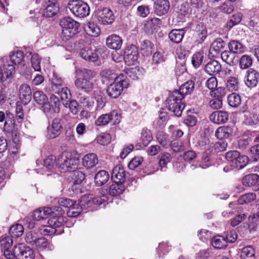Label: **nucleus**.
Wrapping results in <instances>:
<instances>
[{
  "label": "nucleus",
  "instance_id": "1",
  "mask_svg": "<svg viewBox=\"0 0 259 259\" xmlns=\"http://www.w3.org/2000/svg\"><path fill=\"white\" fill-rule=\"evenodd\" d=\"M81 72V77H78L75 80V85L78 91L87 94L90 93L95 87L93 78L96 73L94 71L87 69H82Z\"/></svg>",
  "mask_w": 259,
  "mask_h": 259
},
{
  "label": "nucleus",
  "instance_id": "2",
  "mask_svg": "<svg viewBox=\"0 0 259 259\" xmlns=\"http://www.w3.org/2000/svg\"><path fill=\"white\" fill-rule=\"evenodd\" d=\"M78 161V157L73 156L71 152L65 151L58 158L59 169L62 172L71 171L77 168Z\"/></svg>",
  "mask_w": 259,
  "mask_h": 259
},
{
  "label": "nucleus",
  "instance_id": "3",
  "mask_svg": "<svg viewBox=\"0 0 259 259\" xmlns=\"http://www.w3.org/2000/svg\"><path fill=\"white\" fill-rule=\"evenodd\" d=\"M182 99L183 96L179 93L178 90H175L166 100L168 110L177 117L181 116L185 108V105L182 103Z\"/></svg>",
  "mask_w": 259,
  "mask_h": 259
},
{
  "label": "nucleus",
  "instance_id": "4",
  "mask_svg": "<svg viewBox=\"0 0 259 259\" xmlns=\"http://www.w3.org/2000/svg\"><path fill=\"white\" fill-rule=\"evenodd\" d=\"M62 36L63 39H68L79 32V24L70 17H64L60 21Z\"/></svg>",
  "mask_w": 259,
  "mask_h": 259
},
{
  "label": "nucleus",
  "instance_id": "5",
  "mask_svg": "<svg viewBox=\"0 0 259 259\" xmlns=\"http://www.w3.org/2000/svg\"><path fill=\"white\" fill-rule=\"evenodd\" d=\"M124 75L120 73L117 80L111 83L107 88L106 92L109 97L116 99L121 94L124 88H127L128 83Z\"/></svg>",
  "mask_w": 259,
  "mask_h": 259
},
{
  "label": "nucleus",
  "instance_id": "6",
  "mask_svg": "<svg viewBox=\"0 0 259 259\" xmlns=\"http://www.w3.org/2000/svg\"><path fill=\"white\" fill-rule=\"evenodd\" d=\"M226 158L231 166L238 169L244 168L249 161L248 157L245 155H241L236 150L230 151L226 154Z\"/></svg>",
  "mask_w": 259,
  "mask_h": 259
},
{
  "label": "nucleus",
  "instance_id": "7",
  "mask_svg": "<svg viewBox=\"0 0 259 259\" xmlns=\"http://www.w3.org/2000/svg\"><path fill=\"white\" fill-rule=\"evenodd\" d=\"M203 0H186L181 5L179 11L177 12V17L181 21H183L185 16L192 9L199 10L203 7Z\"/></svg>",
  "mask_w": 259,
  "mask_h": 259
},
{
  "label": "nucleus",
  "instance_id": "8",
  "mask_svg": "<svg viewBox=\"0 0 259 259\" xmlns=\"http://www.w3.org/2000/svg\"><path fill=\"white\" fill-rule=\"evenodd\" d=\"M68 7L72 14L76 17L83 18L90 14V7L88 5L81 0L70 1Z\"/></svg>",
  "mask_w": 259,
  "mask_h": 259
},
{
  "label": "nucleus",
  "instance_id": "9",
  "mask_svg": "<svg viewBox=\"0 0 259 259\" xmlns=\"http://www.w3.org/2000/svg\"><path fill=\"white\" fill-rule=\"evenodd\" d=\"M25 240L27 244L36 249H43L47 246L46 239L33 231L26 233L25 236Z\"/></svg>",
  "mask_w": 259,
  "mask_h": 259
},
{
  "label": "nucleus",
  "instance_id": "10",
  "mask_svg": "<svg viewBox=\"0 0 259 259\" xmlns=\"http://www.w3.org/2000/svg\"><path fill=\"white\" fill-rule=\"evenodd\" d=\"M95 15L98 21L103 25L111 24L115 20L113 12L107 8H98L96 11Z\"/></svg>",
  "mask_w": 259,
  "mask_h": 259
},
{
  "label": "nucleus",
  "instance_id": "11",
  "mask_svg": "<svg viewBox=\"0 0 259 259\" xmlns=\"http://www.w3.org/2000/svg\"><path fill=\"white\" fill-rule=\"evenodd\" d=\"M63 124L60 118H54L51 124L47 127L48 136L50 139H55L59 136L62 132Z\"/></svg>",
  "mask_w": 259,
  "mask_h": 259
},
{
  "label": "nucleus",
  "instance_id": "12",
  "mask_svg": "<svg viewBox=\"0 0 259 259\" xmlns=\"http://www.w3.org/2000/svg\"><path fill=\"white\" fill-rule=\"evenodd\" d=\"M193 38L194 41L198 44H202L207 36L206 26L202 23L197 24L193 30Z\"/></svg>",
  "mask_w": 259,
  "mask_h": 259
},
{
  "label": "nucleus",
  "instance_id": "13",
  "mask_svg": "<svg viewBox=\"0 0 259 259\" xmlns=\"http://www.w3.org/2000/svg\"><path fill=\"white\" fill-rule=\"evenodd\" d=\"M244 81L249 88L256 87L259 82V72L253 68L249 69L246 72Z\"/></svg>",
  "mask_w": 259,
  "mask_h": 259
},
{
  "label": "nucleus",
  "instance_id": "14",
  "mask_svg": "<svg viewBox=\"0 0 259 259\" xmlns=\"http://www.w3.org/2000/svg\"><path fill=\"white\" fill-rule=\"evenodd\" d=\"M138 51L135 45H131L124 51L123 59L127 65H134L138 60Z\"/></svg>",
  "mask_w": 259,
  "mask_h": 259
},
{
  "label": "nucleus",
  "instance_id": "15",
  "mask_svg": "<svg viewBox=\"0 0 259 259\" xmlns=\"http://www.w3.org/2000/svg\"><path fill=\"white\" fill-rule=\"evenodd\" d=\"M15 254L17 255V259H34L33 250L28 246L22 244L15 245Z\"/></svg>",
  "mask_w": 259,
  "mask_h": 259
},
{
  "label": "nucleus",
  "instance_id": "16",
  "mask_svg": "<svg viewBox=\"0 0 259 259\" xmlns=\"http://www.w3.org/2000/svg\"><path fill=\"white\" fill-rule=\"evenodd\" d=\"M101 49H92L89 47L80 49L79 54L83 59L91 62H96L99 58Z\"/></svg>",
  "mask_w": 259,
  "mask_h": 259
},
{
  "label": "nucleus",
  "instance_id": "17",
  "mask_svg": "<svg viewBox=\"0 0 259 259\" xmlns=\"http://www.w3.org/2000/svg\"><path fill=\"white\" fill-rule=\"evenodd\" d=\"M33 98L37 104L41 106L44 112H48L50 111L48 97L42 91L35 92L33 93Z\"/></svg>",
  "mask_w": 259,
  "mask_h": 259
},
{
  "label": "nucleus",
  "instance_id": "18",
  "mask_svg": "<svg viewBox=\"0 0 259 259\" xmlns=\"http://www.w3.org/2000/svg\"><path fill=\"white\" fill-rule=\"evenodd\" d=\"M44 6L45 7L43 15L47 17L54 16L58 11L59 8L57 4V0H42Z\"/></svg>",
  "mask_w": 259,
  "mask_h": 259
},
{
  "label": "nucleus",
  "instance_id": "19",
  "mask_svg": "<svg viewBox=\"0 0 259 259\" xmlns=\"http://www.w3.org/2000/svg\"><path fill=\"white\" fill-rule=\"evenodd\" d=\"M19 97L22 103L27 104L32 99V92L30 87L27 84L21 85L19 90Z\"/></svg>",
  "mask_w": 259,
  "mask_h": 259
},
{
  "label": "nucleus",
  "instance_id": "20",
  "mask_svg": "<svg viewBox=\"0 0 259 259\" xmlns=\"http://www.w3.org/2000/svg\"><path fill=\"white\" fill-rule=\"evenodd\" d=\"M169 3L167 0H156L154 2L155 13L159 16L166 14L169 9Z\"/></svg>",
  "mask_w": 259,
  "mask_h": 259
},
{
  "label": "nucleus",
  "instance_id": "21",
  "mask_svg": "<svg viewBox=\"0 0 259 259\" xmlns=\"http://www.w3.org/2000/svg\"><path fill=\"white\" fill-rule=\"evenodd\" d=\"M111 179L116 183H123L124 182L125 180V171L121 165L118 164L113 168Z\"/></svg>",
  "mask_w": 259,
  "mask_h": 259
},
{
  "label": "nucleus",
  "instance_id": "22",
  "mask_svg": "<svg viewBox=\"0 0 259 259\" xmlns=\"http://www.w3.org/2000/svg\"><path fill=\"white\" fill-rule=\"evenodd\" d=\"M229 114L227 112L223 111H216L212 113L209 119L213 122L217 124L224 123L228 120Z\"/></svg>",
  "mask_w": 259,
  "mask_h": 259
},
{
  "label": "nucleus",
  "instance_id": "23",
  "mask_svg": "<svg viewBox=\"0 0 259 259\" xmlns=\"http://www.w3.org/2000/svg\"><path fill=\"white\" fill-rule=\"evenodd\" d=\"M222 69L221 65L216 60L209 61L204 66V71L210 75L219 73Z\"/></svg>",
  "mask_w": 259,
  "mask_h": 259
},
{
  "label": "nucleus",
  "instance_id": "24",
  "mask_svg": "<svg viewBox=\"0 0 259 259\" xmlns=\"http://www.w3.org/2000/svg\"><path fill=\"white\" fill-rule=\"evenodd\" d=\"M122 44V40L120 37L116 34L109 35L106 39L107 46L114 50H119L121 48Z\"/></svg>",
  "mask_w": 259,
  "mask_h": 259
},
{
  "label": "nucleus",
  "instance_id": "25",
  "mask_svg": "<svg viewBox=\"0 0 259 259\" xmlns=\"http://www.w3.org/2000/svg\"><path fill=\"white\" fill-rule=\"evenodd\" d=\"M24 58V54L22 51H17L12 54L8 58L5 59V63H10V65H12L15 67V65H17L21 63Z\"/></svg>",
  "mask_w": 259,
  "mask_h": 259
},
{
  "label": "nucleus",
  "instance_id": "26",
  "mask_svg": "<svg viewBox=\"0 0 259 259\" xmlns=\"http://www.w3.org/2000/svg\"><path fill=\"white\" fill-rule=\"evenodd\" d=\"M98 163L96 154L91 153L86 154L82 158V164L87 168H92Z\"/></svg>",
  "mask_w": 259,
  "mask_h": 259
},
{
  "label": "nucleus",
  "instance_id": "27",
  "mask_svg": "<svg viewBox=\"0 0 259 259\" xmlns=\"http://www.w3.org/2000/svg\"><path fill=\"white\" fill-rule=\"evenodd\" d=\"M233 129L229 126H222L219 127L215 132L217 138L220 140L227 139L232 136Z\"/></svg>",
  "mask_w": 259,
  "mask_h": 259
},
{
  "label": "nucleus",
  "instance_id": "28",
  "mask_svg": "<svg viewBox=\"0 0 259 259\" xmlns=\"http://www.w3.org/2000/svg\"><path fill=\"white\" fill-rule=\"evenodd\" d=\"M15 67L10 65V63H5L3 65V69L0 67V81H4L8 78L15 72Z\"/></svg>",
  "mask_w": 259,
  "mask_h": 259
},
{
  "label": "nucleus",
  "instance_id": "29",
  "mask_svg": "<svg viewBox=\"0 0 259 259\" xmlns=\"http://www.w3.org/2000/svg\"><path fill=\"white\" fill-rule=\"evenodd\" d=\"M185 34V31L183 29H173L168 34L170 40L175 44L180 43Z\"/></svg>",
  "mask_w": 259,
  "mask_h": 259
},
{
  "label": "nucleus",
  "instance_id": "30",
  "mask_svg": "<svg viewBox=\"0 0 259 259\" xmlns=\"http://www.w3.org/2000/svg\"><path fill=\"white\" fill-rule=\"evenodd\" d=\"M126 75L133 80H137L141 77L144 72V69L136 67L125 69Z\"/></svg>",
  "mask_w": 259,
  "mask_h": 259
},
{
  "label": "nucleus",
  "instance_id": "31",
  "mask_svg": "<svg viewBox=\"0 0 259 259\" xmlns=\"http://www.w3.org/2000/svg\"><path fill=\"white\" fill-rule=\"evenodd\" d=\"M259 182V176L255 174H251L244 176L242 180V183L245 186H253Z\"/></svg>",
  "mask_w": 259,
  "mask_h": 259
},
{
  "label": "nucleus",
  "instance_id": "32",
  "mask_svg": "<svg viewBox=\"0 0 259 259\" xmlns=\"http://www.w3.org/2000/svg\"><path fill=\"white\" fill-rule=\"evenodd\" d=\"M94 179L96 185L98 186H101L108 181L109 175L107 171L102 170L96 174Z\"/></svg>",
  "mask_w": 259,
  "mask_h": 259
},
{
  "label": "nucleus",
  "instance_id": "33",
  "mask_svg": "<svg viewBox=\"0 0 259 259\" xmlns=\"http://www.w3.org/2000/svg\"><path fill=\"white\" fill-rule=\"evenodd\" d=\"M194 88V81L192 80H190L183 84L180 87L178 91L184 98L185 95L191 94L193 92Z\"/></svg>",
  "mask_w": 259,
  "mask_h": 259
},
{
  "label": "nucleus",
  "instance_id": "34",
  "mask_svg": "<svg viewBox=\"0 0 259 259\" xmlns=\"http://www.w3.org/2000/svg\"><path fill=\"white\" fill-rule=\"evenodd\" d=\"M84 30L89 35L93 37H97L100 33L99 27L94 23L91 22L85 25Z\"/></svg>",
  "mask_w": 259,
  "mask_h": 259
},
{
  "label": "nucleus",
  "instance_id": "35",
  "mask_svg": "<svg viewBox=\"0 0 259 259\" xmlns=\"http://www.w3.org/2000/svg\"><path fill=\"white\" fill-rule=\"evenodd\" d=\"M228 48L233 54H241L244 52V46L238 40H231L228 44Z\"/></svg>",
  "mask_w": 259,
  "mask_h": 259
},
{
  "label": "nucleus",
  "instance_id": "36",
  "mask_svg": "<svg viewBox=\"0 0 259 259\" xmlns=\"http://www.w3.org/2000/svg\"><path fill=\"white\" fill-rule=\"evenodd\" d=\"M100 75L102 76L104 81H116L118 77H119V75L117 76V74L115 73L114 70L106 68L103 70L101 73Z\"/></svg>",
  "mask_w": 259,
  "mask_h": 259
},
{
  "label": "nucleus",
  "instance_id": "37",
  "mask_svg": "<svg viewBox=\"0 0 259 259\" xmlns=\"http://www.w3.org/2000/svg\"><path fill=\"white\" fill-rule=\"evenodd\" d=\"M153 44L149 40H144L141 42L140 50L143 56H148L152 54Z\"/></svg>",
  "mask_w": 259,
  "mask_h": 259
},
{
  "label": "nucleus",
  "instance_id": "38",
  "mask_svg": "<svg viewBox=\"0 0 259 259\" xmlns=\"http://www.w3.org/2000/svg\"><path fill=\"white\" fill-rule=\"evenodd\" d=\"M242 259H255V251L251 246L243 247L240 254Z\"/></svg>",
  "mask_w": 259,
  "mask_h": 259
},
{
  "label": "nucleus",
  "instance_id": "39",
  "mask_svg": "<svg viewBox=\"0 0 259 259\" xmlns=\"http://www.w3.org/2000/svg\"><path fill=\"white\" fill-rule=\"evenodd\" d=\"M52 84V90L55 93H59V91L62 88V80L56 74L53 73L51 78Z\"/></svg>",
  "mask_w": 259,
  "mask_h": 259
},
{
  "label": "nucleus",
  "instance_id": "40",
  "mask_svg": "<svg viewBox=\"0 0 259 259\" xmlns=\"http://www.w3.org/2000/svg\"><path fill=\"white\" fill-rule=\"evenodd\" d=\"M93 98L96 101V110H100L105 105V102L103 100V93L100 91H95L93 94Z\"/></svg>",
  "mask_w": 259,
  "mask_h": 259
},
{
  "label": "nucleus",
  "instance_id": "41",
  "mask_svg": "<svg viewBox=\"0 0 259 259\" xmlns=\"http://www.w3.org/2000/svg\"><path fill=\"white\" fill-rule=\"evenodd\" d=\"M124 190V186L121 183L114 182L109 188V193L112 196H118Z\"/></svg>",
  "mask_w": 259,
  "mask_h": 259
},
{
  "label": "nucleus",
  "instance_id": "42",
  "mask_svg": "<svg viewBox=\"0 0 259 259\" xmlns=\"http://www.w3.org/2000/svg\"><path fill=\"white\" fill-rule=\"evenodd\" d=\"M211 245L214 248L217 249L224 248L227 246L225 237L221 235L214 236L212 238Z\"/></svg>",
  "mask_w": 259,
  "mask_h": 259
},
{
  "label": "nucleus",
  "instance_id": "43",
  "mask_svg": "<svg viewBox=\"0 0 259 259\" xmlns=\"http://www.w3.org/2000/svg\"><path fill=\"white\" fill-rule=\"evenodd\" d=\"M231 51H224L221 53V58L223 61L230 65H234L238 60H235V57Z\"/></svg>",
  "mask_w": 259,
  "mask_h": 259
},
{
  "label": "nucleus",
  "instance_id": "44",
  "mask_svg": "<svg viewBox=\"0 0 259 259\" xmlns=\"http://www.w3.org/2000/svg\"><path fill=\"white\" fill-rule=\"evenodd\" d=\"M225 42L222 38L220 37L217 38L212 42L210 51H214L216 54H218L225 48Z\"/></svg>",
  "mask_w": 259,
  "mask_h": 259
},
{
  "label": "nucleus",
  "instance_id": "45",
  "mask_svg": "<svg viewBox=\"0 0 259 259\" xmlns=\"http://www.w3.org/2000/svg\"><path fill=\"white\" fill-rule=\"evenodd\" d=\"M92 195H83L81 197L78 203L77 204L82 210L87 209L92 206Z\"/></svg>",
  "mask_w": 259,
  "mask_h": 259
},
{
  "label": "nucleus",
  "instance_id": "46",
  "mask_svg": "<svg viewBox=\"0 0 259 259\" xmlns=\"http://www.w3.org/2000/svg\"><path fill=\"white\" fill-rule=\"evenodd\" d=\"M23 226L19 224L12 225L9 229V233L11 237H19L23 234Z\"/></svg>",
  "mask_w": 259,
  "mask_h": 259
},
{
  "label": "nucleus",
  "instance_id": "47",
  "mask_svg": "<svg viewBox=\"0 0 259 259\" xmlns=\"http://www.w3.org/2000/svg\"><path fill=\"white\" fill-rule=\"evenodd\" d=\"M252 64V59L251 56L244 55L239 60V67L241 69H248Z\"/></svg>",
  "mask_w": 259,
  "mask_h": 259
},
{
  "label": "nucleus",
  "instance_id": "48",
  "mask_svg": "<svg viewBox=\"0 0 259 259\" xmlns=\"http://www.w3.org/2000/svg\"><path fill=\"white\" fill-rule=\"evenodd\" d=\"M228 102L229 105L232 107H238L241 103L240 96L235 93L230 94L228 96Z\"/></svg>",
  "mask_w": 259,
  "mask_h": 259
},
{
  "label": "nucleus",
  "instance_id": "49",
  "mask_svg": "<svg viewBox=\"0 0 259 259\" xmlns=\"http://www.w3.org/2000/svg\"><path fill=\"white\" fill-rule=\"evenodd\" d=\"M50 111L52 110L55 113H59L60 111L61 102L59 98L54 95L50 97Z\"/></svg>",
  "mask_w": 259,
  "mask_h": 259
},
{
  "label": "nucleus",
  "instance_id": "50",
  "mask_svg": "<svg viewBox=\"0 0 259 259\" xmlns=\"http://www.w3.org/2000/svg\"><path fill=\"white\" fill-rule=\"evenodd\" d=\"M13 118V116L12 114H7L6 120L4 124V130L7 133L12 132L15 128V121Z\"/></svg>",
  "mask_w": 259,
  "mask_h": 259
},
{
  "label": "nucleus",
  "instance_id": "51",
  "mask_svg": "<svg viewBox=\"0 0 259 259\" xmlns=\"http://www.w3.org/2000/svg\"><path fill=\"white\" fill-rule=\"evenodd\" d=\"M256 196L254 193H248L242 195L238 199V203L239 204L249 203L256 199Z\"/></svg>",
  "mask_w": 259,
  "mask_h": 259
},
{
  "label": "nucleus",
  "instance_id": "52",
  "mask_svg": "<svg viewBox=\"0 0 259 259\" xmlns=\"http://www.w3.org/2000/svg\"><path fill=\"white\" fill-rule=\"evenodd\" d=\"M65 222V219L62 216H53L48 220V223L56 229V228L61 226Z\"/></svg>",
  "mask_w": 259,
  "mask_h": 259
},
{
  "label": "nucleus",
  "instance_id": "53",
  "mask_svg": "<svg viewBox=\"0 0 259 259\" xmlns=\"http://www.w3.org/2000/svg\"><path fill=\"white\" fill-rule=\"evenodd\" d=\"M242 18V16L241 13H238L233 15L226 23L227 27L229 29L232 28L241 22Z\"/></svg>",
  "mask_w": 259,
  "mask_h": 259
},
{
  "label": "nucleus",
  "instance_id": "54",
  "mask_svg": "<svg viewBox=\"0 0 259 259\" xmlns=\"http://www.w3.org/2000/svg\"><path fill=\"white\" fill-rule=\"evenodd\" d=\"M72 179L74 184H80L85 179V174L79 170H72Z\"/></svg>",
  "mask_w": 259,
  "mask_h": 259
},
{
  "label": "nucleus",
  "instance_id": "55",
  "mask_svg": "<svg viewBox=\"0 0 259 259\" xmlns=\"http://www.w3.org/2000/svg\"><path fill=\"white\" fill-rule=\"evenodd\" d=\"M203 59V53L201 52H196L192 56V63L193 66L197 68L202 64Z\"/></svg>",
  "mask_w": 259,
  "mask_h": 259
},
{
  "label": "nucleus",
  "instance_id": "56",
  "mask_svg": "<svg viewBox=\"0 0 259 259\" xmlns=\"http://www.w3.org/2000/svg\"><path fill=\"white\" fill-rule=\"evenodd\" d=\"M59 204L60 206L69 208V209L74 207V206H77V204L75 201L67 198H61L59 199L58 201Z\"/></svg>",
  "mask_w": 259,
  "mask_h": 259
},
{
  "label": "nucleus",
  "instance_id": "57",
  "mask_svg": "<svg viewBox=\"0 0 259 259\" xmlns=\"http://www.w3.org/2000/svg\"><path fill=\"white\" fill-rule=\"evenodd\" d=\"M111 118L109 113L103 114L97 118L95 121V124L97 126H103L108 124Z\"/></svg>",
  "mask_w": 259,
  "mask_h": 259
},
{
  "label": "nucleus",
  "instance_id": "58",
  "mask_svg": "<svg viewBox=\"0 0 259 259\" xmlns=\"http://www.w3.org/2000/svg\"><path fill=\"white\" fill-rule=\"evenodd\" d=\"M225 241L228 243H232L236 241L237 238V234L235 230H231L225 233Z\"/></svg>",
  "mask_w": 259,
  "mask_h": 259
},
{
  "label": "nucleus",
  "instance_id": "59",
  "mask_svg": "<svg viewBox=\"0 0 259 259\" xmlns=\"http://www.w3.org/2000/svg\"><path fill=\"white\" fill-rule=\"evenodd\" d=\"M56 159L54 155H50L46 158L44 161V166L49 170H52L56 165Z\"/></svg>",
  "mask_w": 259,
  "mask_h": 259
},
{
  "label": "nucleus",
  "instance_id": "60",
  "mask_svg": "<svg viewBox=\"0 0 259 259\" xmlns=\"http://www.w3.org/2000/svg\"><path fill=\"white\" fill-rule=\"evenodd\" d=\"M170 146L175 152H181L184 150L185 146L182 142L178 140H174L171 142Z\"/></svg>",
  "mask_w": 259,
  "mask_h": 259
},
{
  "label": "nucleus",
  "instance_id": "61",
  "mask_svg": "<svg viewBox=\"0 0 259 259\" xmlns=\"http://www.w3.org/2000/svg\"><path fill=\"white\" fill-rule=\"evenodd\" d=\"M227 88L231 92L237 91L239 89V83L238 82V80L234 77H231L227 81Z\"/></svg>",
  "mask_w": 259,
  "mask_h": 259
},
{
  "label": "nucleus",
  "instance_id": "62",
  "mask_svg": "<svg viewBox=\"0 0 259 259\" xmlns=\"http://www.w3.org/2000/svg\"><path fill=\"white\" fill-rule=\"evenodd\" d=\"M13 244V240L11 237H2L0 239V245L4 249H9Z\"/></svg>",
  "mask_w": 259,
  "mask_h": 259
},
{
  "label": "nucleus",
  "instance_id": "63",
  "mask_svg": "<svg viewBox=\"0 0 259 259\" xmlns=\"http://www.w3.org/2000/svg\"><path fill=\"white\" fill-rule=\"evenodd\" d=\"M156 138L159 143L162 146H165L168 143V136L163 132H158L156 135Z\"/></svg>",
  "mask_w": 259,
  "mask_h": 259
},
{
  "label": "nucleus",
  "instance_id": "64",
  "mask_svg": "<svg viewBox=\"0 0 259 259\" xmlns=\"http://www.w3.org/2000/svg\"><path fill=\"white\" fill-rule=\"evenodd\" d=\"M141 139L143 145L147 146L152 140V135L150 131H143Z\"/></svg>",
  "mask_w": 259,
  "mask_h": 259
}]
</instances>
